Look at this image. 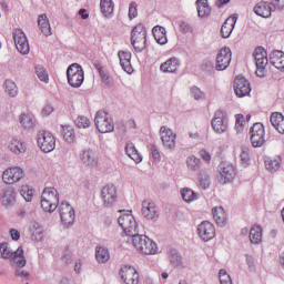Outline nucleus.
I'll use <instances>...</instances> for the list:
<instances>
[{"instance_id":"nucleus-55","label":"nucleus","mask_w":284,"mask_h":284,"mask_svg":"<svg viewBox=\"0 0 284 284\" xmlns=\"http://www.w3.org/2000/svg\"><path fill=\"white\" fill-rule=\"evenodd\" d=\"M16 276H18V278H22L24 281H28L30 278V272L23 270V266H18L17 265Z\"/></svg>"},{"instance_id":"nucleus-39","label":"nucleus","mask_w":284,"mask_h":284,"mask_svg":"<svg viewBox=\"0 0 284 284\" xmlns=\"http://www.w3.org/2000/svg\"><path fill=\"white\" fill-rule=\"evenodd\" d=\"M159 251V246H156V242H153L152 239L146 237V242L144 244V247H142V254H156Z\"/></svg>"},{"instance_id":"nucleus-23","label":"nucleus","mask_w":284,"mask_h":284,"mask_svg":"<svg viewBox=\"0 0 284 284\" xmlns=\"http://www.w3.org/2000/svg\"><path fill=\"white\" fill-rule=\"evenodd\" d=\"M146 241H148V236L143 234H139V232H136L135 234L126 239V243H132L133 247H135V250L141 254H143V247H145Z\"/></svg>"},{"instance_id":"nucleus-51","label":"nucleus","mask_w":284,"mask_h":284,"mask_svg":"<svg viewBox=\"0 0 284 284\" xmlns=\"http://www.w3.org/2000/svg\"><path fill=\"white\" fill-rule=\"evenodd\" d=\"M250 134L258 136L261 134H265V128L263 126V123H255L251 130H250Z\"/></svg>"},{"instance_id":"nucleus-56","label":"nucleus","mask_w":284,"mask_h":284,"mask_svg":"<svg viewBox=\"0 0 284 284\" xmlns=\"http://www.w3.org/2000/svg\"><path fill=\"white\" fill-rule=\"evenodd\" d=\"M139 16V4L131 2L129 6V19H136Z\"/></svg>"},{"instance_id":"nucleus-34","label":"nucleus","mask_w":284,"mask_h":284,"mask_svg":"<svg viewBox=\"0 0 284 284\" xmlns=\"http://www.w3.org/2000/svg\"><path fill=\"white\" fill-rule=\"evenodd\" d=\"M95 258L98 263H108L110 261V251L106 247L98 246L95 248Z\"/></svg>"},{"instance_id":"nucleus-62","label":"nucleus","mask_w":284,"mask_h":284,"mask_svg":"<svg viewBox=\"0 0 284 284\" xmlns=\"http://www.w3.org/2000/svg\"><path fill=\"white\" fill-rule=\"evenodd\" d=\"M151 154L154 163H161V153L159 152V149H156V145H151Z\"/></svg>"},{"instance_id":"nucleus-16","label":"nucleus","mask_w":284,"mask_h":284,"mask_svg":"<svg viewBox=\"0 0 284 284\" xmlns=\"http://www.w3.org/2000/svg\"><path fill=\"white\" fill-rule=\"evenodd\" d=\"M0 203L2 207H12L17 203V190L12 186L2 190L0 193Z\"/></svg>"},{"instance_id":"nucleus-35","label":"nucleus","mask_w":284,"mask_h":284,"mask_svg":"<svg viewBox=\"0 0 284 284\" xmlns=\"http://www.w3.org/2000/svg\"><path fill=\"white\" fill-rule=\"evenodd\" d=\"M197 14L199 17H210V13L212 12V9H210V6L207 4V0H197Z\"/></svg>"},{"instance_id":"nucleus-18","label":"nucleus","mask_w":284,"mask_h":284,"mask_svg":"<svg viewBox=\"0 0 284 284\" xmlns=\"http://www.w3.org/2000/svg\"><path fill=\"white\" fill-rule=\"evenodd\" d=\"M119 275L125 284H139V272L132 266H123Z\"/></svg>"},{"instance_id":"nucleus-38","label":"nucleus","mask_w":284,"mask_h":284,"mask_svg":"<svg viewBox=\"0 0 284 284\" xmlns=\"http://www.w3.org/2000/svg\"><path fill=\"white\" fill-rule=\"evenodd\" d=\"M181 195L183 201H185V203H192V201H196V199H199V193L194 192L190 187L182 189Z\"/></svg>"},{"instance_id":"nucleus-42","label":"nucleus","mask_w":284,"mask_h":284,"mask_svg":"<svg viewBox=\"0 0 284 284\" xmlns=\"http://www.w3.org/2000/svg\"><path fill=\"white\" fill-rule=\"evenodd\" d=\"M265 168L268 172H276L281 168V158L272 159L267 158L265 160Z\"/></svg>"},{"instance_id":"nucleus-3","label":"nucleus","mask_w":284,"mask_h":284,"mask_svg":"<svg viewBox=\"0 0 284 284\" xmlns=\"http://www.w3.org/2000/svg\"><path fill=\"white\" fill-rule=\"evenodd\" d=\"M67 79L71 88H81L83 81H85V75L83 72V67L79 63H72L67 69Z\"/></svg>"},{"instance_id":"nucleus-43","label":"nucleus","mask_w":284,"mask_h":284,"mask_svg":"<svg viewBox=\"0 0 284 284\" xmlns=\"http://www.w3.org/2000/svg\"><path fill=\"white\" fill-rule=\"evenodd\" d=\"M186 165L191 172H196L197 170H201V160L194 155H191L186 159Z\"/></svg>"},{"instance_id":"nucleus-36","label":"nucleus","mask_w":284,"mask_h":284,"mask_svg":"<svg viewBox=\"0 0 284 284\" xmlns=\"http://www.w3.org/2000/svg\"><path fill=\"white\" fill-rule=\"evenodd\" d=\"M9 150L13 154H23V152H26V144L18 139H13L9 144Z\"/></svg>"},{"instance_id":"nucleus-7","label":"nucleus","mask_w":284,"mask_h":284,"mask_svg":"<svg viewBox=\"0 0 284 284\" xmlns=\"http://www.w3.org/2000/svg\"><path fill=\"white\" fill-rule=\"evenodd\" d=\"M253 57L257 68L256 75L261 78L265 77V68H267V51L262 47H257L253 52Z\"/></svg>"},{"instance_id":"nucleus-41","label":"nucleus","mask_w":284,"mask_h":284,"mask_svg":"<svg viewBox=\"0 0 284 284\" xmlns=\"http://www.w3.org/2000/svg\"><path fill=\"white\" fill-rule=\"evenodd\" d=\"M4 91L11 98H14L19 94V88H17V83H14L12 80H6Z\"/></svg>"},{"instance_id":"nucleus-20","label":"nucleus","mask_w":284,"mask_h":284,"mask_svg":"<svg viewBox=\"0 0 284 284\" xmlns=\"http://www.w3.org/2000/svg\"><path fill=\"white\" fill-rule=\"evenodd\" d=\"M219 172L221 176V181L224 183H232L234 181V176H236V169L234 165L222 162L219 166Z\"/></svg>"},{"instance_id":"nucleus-24","label":"nucleus","mask_w":284,"mask_h":284,"mask_svg":"<svg viewBox=\"0 0 284 284\" xmlns=\"http://www.w3.org/2000/svg\"><path fill=\"white\" fill-rule=\"evenodd\" d=\"M118 57L120 59V64L122 65V69L124 72H128V74H132L134 72V69H132V53L125 52V51H119Z\"/></svg>"},{"instance_id":"nucleus-50","label":"nucleus","mask_w":284,"mask_h":284,"mask_svg":"<svg viewBox=\"0 0 284 284\" xmlns=\"http://www.w3.org/2000/svg\"><path fill=\"white\" fill-rule=\"evenodd\" d=\"M251 143L253 148H261L265 143V134L251 135Z\"/></svg>"},{"instance_id":"nucleus-57","label":"nucleus","mask_w":284,"mask_h":284,"mask_svg":"<svg viewBox=\"0 0 284 284\" xmlns=\"http://www.w3.org/2000/svg\"><path fill=\"white\" fill-rule=\"evenodd\" d=\"M220 283L221 284H232V277L227 274L224 268L220 270Z\"/></svg>"},{"instance_id":"nucleus-25","label":"nucleus","mask_w":284,"mask_h":284,"mask_svg":"<svg viewBox=\"0 0 284 284\" xmlns=\"http://www.w3.org/2000/svg\"><path fill=\"white\" fill-rule=\"evenodd\" d=\"M80 159L82 163L89 168H94V165L98 163L97 153H94L91 149L82 151Z\"/></svg>"},{"instance_id":"nucleus-63","label":"nucleus","mask_w":284,"mask_h":284,"mask_svg":"<svg viewBox=\"0 0 284 284\" xmlns=\"http://www.w3.org/2000/svg\"><path fill=\"white\" fill-rule=\"evenodd\" d=\"M170 263L174 267H179V265H181V263H182L181 255H179L178 253H172L170 256Z\"/></svg>"},{"instance_id":"nucleus-5","label":"nucleus","mask_w":284,"mask_h":284,"mask_svg":"<svg viewBox=\"0 0 284 284\" xmlns=\"http://www.w3.org/2000/svg\"><path fill=\"white\" fill-rule=\"evenodd\" d=\"M118 223L120 227H122L126 239H131L133 234H136V232H139V223H136L133 214L121 215L118 219Z\"/></svg>"},{"instance_id":"nucleus-47","label":"nucleus","mask_w":284,"mask_h":284,"mask_svg":"<svg viewBox=\"0 0 284 284\" xmlns=\"http://www.w3.org/2000/svg\"><path fill=\"white\" fill-rule=\"evenodd\" d=\"M36 74L40 79V81H43L44 83H48V81H50L48 71H45V68L41 65L36 67Z\"/></svg>"},{"instance_id":"nucleus-19","label":"nucleus","mask_w":284,"mask_h":284,"mask_svg":"<svg viewBox=\"0 0 284 284\" xmlns=\"http://www.w3.org/2000/svg\"><path fill=\"white\" fill-rule=\"evenodd\" d=\"M142 215L146 221H156L160 216L159 207L154 202L144 201L142 203Z\"/></svg>"},{"instance_id":"nucleus-64","label":"nucleus","mask_w":284,"mask_h":284,"mask_svg":"<svg viewBox=\"0 0 284 284\" xmlns=\"http://www.w3.org/2000/svg\"><path fill=\"white\" fill-rule=\"evenodd\" d=\"M243 121H244L243 114H237L236 122H235V129L237 130V132H243Z\"/></svg>"},{"instance_id":"nucleus-61","label":"nucleus","mask_w":284,"mask_h":284,"mask_svg":"<svg viewBox=\"0 0 284 284\" xmlns=\"http://www.w3.org/2000/svg\"><path fill=\"white\" fill-rule=\"evenodd\" d=\"M179 28H180V32H182V34H187L189 32H192V26H190V23L185 22V21H179Z\"/></svg>"},{"instance_id":"nucleus-8","label":"nucleus","mask_w":284,"mask_h":284,"mask_svg":"<svg viewBox=\"0 0 284 284\" xmlns=\"http://www.w3.org/2000/svg\"><path fill=\"white\" fill-rule=\"evenodd\" d=\"M101 199L103 201L104 207H114L119 195L116 194V186L113 184H108L101 190Z\"/></svg>"},{"instance_id":"nucleus-6","label":"nucleus","mask_w":284,"mask_h":284,"mask_svg":"<svg viewBox=\"0 0 284 284\" xmlns=\"http://www.w3.org/2000/svg\"><path fill=\"white\" fill-rule=\"evenodd\" d=\"M37 143L42 152L45 154L52 152L57 148V140L52 133L48 131H39L37 135Z\"/></svg>"},{"instance_id":"nucleus-45","label":"nucleus","mask_w":284,"mask_h":284,"mask_svg":"<svg viewBox=\"0 0 284 284\" xmlns=\"http://www.w3.org/2000/svg\"><path fill=\"white\" fill-rule=\"evenodd\" d=\"M74 123H75L77 128H79V130H85V129L90 128V125H92V123L90 122V119H88V116H85V115H79L74 120Z\"/></svg>"},{"instance_id":"nucleus-48","label":"nucleus","mask_w":284,"mask_h":284,"mask_svg":"<svg viewBox=\"0 0 284 284\" xmlns=\"http://www.w3.org/2000/svg\"><path fill=\"white\" fill-rule=\"evenodd\" d=\"M200 186L202 190H207V187H210V174L205 171L200 173Z\"/></svg>"},{"instance_id":"nucleus-40","label":"nucleus","mask_w":284,"mask_h":284,"mask_svg":"<svg viewBox=\"0 0 284 284\" xmlns=\"http://www.w3.org/2000/svg\"><path fill=\"white\" fill-rule=\"evenodd\" d=\"M100 8L104 17H110V14L114 12V2H112V0H101Z\"/></svg>"},{"instance_id":"nucleus-17","label":"nucleus","mask_w":284,"mask_h":284,"mask_svg":"<svg viewBox=\"0 0 284 284\" xmlns=\"http://www.w3.org/2000/svg\"><path fill=\"white\" fill-rule=\"evenodd\" d=\"M160 134L164 148H168V150H174L176 148V135L172 129L162 126L160 129Z\"/></svg>"},{"instance_id":"nucleus-27","label":"nucleus","mask_w":284,"mask_h":284,"mask_svg":"<svg viewBox=\"0 0 284 284\" xmlns=\"http://www.w3.org/2000/svg\"><path fill=\"white\" fill-rule=\"evenodd\" d=\"M181 62L176 58H171L160 65L162 72H170L174 74L179 70Z\"/></svg>"},{"instance_id":"nucleus-22","label":"nucleus","mask_w":284,"mask_h":284,"mask_svg":"<svg viewBox=\"0 0 284 284\" xmlns=\"http://www.w3.org/2000/svg\"><path fill=\"white\" fill-rule=\"evenodd\" d=\"M236 21H239L237 14H233L225 20L221 28V34L223 39H230V36L234 30V26H236Z\"/></svg>"},{"instance_id":"nucleus-59","label":"nucleus","mask_w":284,"mask_h":284,"mask_svg":"<svg viewBox=\"0 0 284 284\" xmlns=\"http://www.w3.org/2000/svg\"><path fill=\"white\" fill-rule=\"evenodd\" d=\"M21 196H23L24 201H27V203H30V201H32L33 196H34V192L28 187L22 189L20 191Z\"/></svg>"},{"instance_id":"nucleus-21","label":"nucleus","mask_w":284,"mask_h":284,"mask_svg":"<svg viewBox=\"0 0 284 284\" xmlns=\"http://www.w3.org/2000/svg\"><path fill=\"white\" fill-rule=\"evenodd\" d=\"M274 10L272 2L266 1H261L254 7L255 14H257V17H263V19H270Z\"/></svg>"},{"instance_id":"nucleus-12","label":"nucleus","mask_w":284,"mask_h":284,"mask_svg":"<svg viewBox=\"0 0 284 284\" xmlns=\"http://www.w3.org/2000/svg\"><path fill=\"white\" fill-rule=\"evenodd\" d=\"M60 217L63 225L70 227L74 225V220L77 215L74 214V209L68 202H62L60 205Z\"/></svg>"},{"instance_id":"nucleus-53","label":"nucleus","mask_w":284,"mask_h":284,"mask_svg":"<svg viewBox=\"0 0 284 284\" xmlns=\"http://www.w3.org/2000/svg\"><path fill=\"white\" fill-rule=\"evenodd\" d=\"M94 68L98 70L102 81L105 83V85H110V75L103 70V67H101L100 63L94 64Z\"/></svg>"},{"instance_id":"nucleus-9","label":"nucleus","mask_w":284,"mask_h":284,"mask_svg":"<svg viewBox=\"0 0 284 284\" xmlns=\"http://www.w3.org/2000/svg\"><path fill=\"white\" fill-rule=\"evenodd\" d=\"M211 125L217 134H225L227 132V113L217 110L211 121Z\"/></svg>"},{"instance_id":"nucleus-1","label":"nucleus","mask_w":284,"mask_h":284,"mask_svg":"<svg viewBox=\"0 0 284 284\" xmlns=\"http://www.w3.org/2000/svg\"><path fill=\"white\" fill-rule=\"evenodd\" d=\"M131 44L135 52H143L148 45V29L143 23L136 24L131 31Z\"/></svg>"},{"instance_id":"nucleus-4","label":"nucleus","mask_w":284,"mask_h":284,"mask_svg":"<svg viewBox=\"0 0 284 284\" xmlns=\"http://www.w3.org/2000/svg\"><path fill=\"white\" fill-rule=\"evenodd\" d=\"M95 128L101 134L114 132V121L108 116V112L100 110L95 113L94 118Z\"/></svg>"},{"instance_id":"nucleus-58","label":"nucleus","mask_w":284,"mask_h":284,"mask_svg":"<svg viewBox=\"0 0 284 284\" xmlns=\"http://www.w3.org/2000/svg\"><path fill=\"white\" fill-rule=\"evenodd\" d=\"M202 70L203 72H207L209 74H212L214 72V62L211 60H204L202 62Z\"/></svg>"},{"instance_id":"nucleus-31","label":"nucleus","mask_w":284,"mask_h":284,"mask_svg":"<svg viewBox=\"0 0 284 284\" xmlns=\"http://www.w3.org/2000/svg\"><path fill=\"white\" fill-rule=\"evenodd\" d=\"M42 199L59 206V191L54 187H47L42 192Z\"/></svg>"},{"instance_id":"nucleus-44","label":"nucleus","mask_w":284,"mask_h":284,"mask_svg":"<svg viewBox=\"0 0 284 284\" xmlns=\"http://www.w3.org/2000/svg\"><path fill=\"white\" fill-rule=\"evenodd\" d=\"M20 123L26 130H32L34 128V118L30 114L20 115Z\"/></svg>"},{"instance_id":"nucleus-30","label":"nucleus","mask_w":284,"mask_h":284,"mask_svg":"<svg viewBox=\"0 0 284 284\" xmlns=\"http://www.w3.org/2000/svg\"><path fill=\"white\" fill-rule=\"evenodd\" d=\"M271 123L280 134H284V115L283 113L274 112L271 114Z\"/></svg>"},{"instance_id":"nucleus-52","label":"nucleus","mask_w":284,"mask_h":284,"mask_svg":"<svg viewBox=\"0 0 284 284\" xmlns=\"http://www.w3.org/2000/svg\"><path fill=\"white\" fill-rule=\"evenodd\" d=\"M32 227H33V231H32L33 241H41V239H43V230L41 229V226H39L38 223H34Z\"/></svg>"},{"instance_id":"nucleus-32","label":"nucleus","mask_w":284,"mask_h":284,"mask_svg":"<svg viewBox=\"0 0 284 284\" xmlns=\"http://www.w3.org/2000/svg\"><path fill=\"white\" fill-rule=\"evenodd\" d=\"M125 153L132 161H134V163H141L143 161V156L139 154L136 146H134V143L132 142L125 144Z\"/></svg>"},{"instance_id":"nucleus-2","label":"nucleus","mask_w":284,"mask_h":284,"mask_svg":"<svg viewBox=\"0 0 284 284\" xmlns=\"http://www.w3.org/2000/svg\"><path fill=\"white\" fill-rule=\"evenodd\" d=\"M0 253L2 258H11L13 265L26 267L27 261L26 256H23V247L20 246L17 251L12 252L10 247H8V243H0Z\"/></svg>"},{"instance_id":"nucleus-29","label":"nucleus","mask_w":284,"mask_h":284,"mask_svg":"<svg viewBox=\"0 0 284 284\" xmlns=\"http://www.w3.org/2000/svg\"><path fill=\"white\" fill-rule=\"evenodd\" d=\"M152 32L156 43L160 45H165V43H168V31L165 28L156 26L152 29Z\"/></svg>"},{"instance_id":"nucleus-49","label":"nucleus","mask_w":284,"mask_h":284,"mask_svg":"<svg viewBox=\"0 0 284 284\" xmlns=\"http://www.w3.org/2000/svg\"><path fill=\"white\" fill-rule=\"evenodd\" d=\"M41 207L44 212H49L51 214V212H54V210H57V207H59L57 204H53L52 202H49L48 200L41 197Z\"/></svg>"},{"instance_id":"nucleus-15","label":"nucleus","mask_w":284,"mask_h":284,"mask_svg":"<svg viewBox=\"0 0 284 284\" xmlns=\"http://www.w3.org/2000/svg\"><path fill=\"white\" fill-rule=\"evenodd\" d=\"M197 234L202 241H212L216 236V229H214V224L204 221L197 226Z\"/></svg>"},{"instance_id":"nucleus-37","label":"nucleus","mask_w":284,"mask_h":284,"mask_svg":"<svg viewBox=\"0 0 284 284\" xmlns=\"http://www.w3.org/2000/svg\"><path fill=\"white\" fill-rule=\"evenodd\" d=\"M62 136L67 143H74L77 141V133L72 126L62 125Z\"/></svg>"},{"instance_id":"nucleus-11","label":"nucleus","mask_w":284,"mask_h":284,"mask_svg":"<svg viewBox=\"0 0 284 284\" xmlns=\"http://www.w3.org/2000/svg\"><path fill=\"white\" fill-rule=\"evenodd\" d=\"M13 41L16 48L20 54H29L30 53V43L28 42V37L21 29H16L13 32Z\"/></svg>"},{"instance_id":"nucleus-14","label":"nucleus","mask_w":284,"mask_h":284,"mask_svg":"<svg viewBox=\"0 0 284 284\" xmlns=\"http://www.w3.org/2000/svg\"><path fill=\"white\" fill-rule=\"evenodd\" d=\"M232 61V50L229 47H225L220 50L216 57V65L215 70L223 71L230 67V62Z\"/></svg>"},{"instance_id":"nucleus-60","label":"nucleus","mask_w":284,"mask_h":284,"mask_svg":"<svg viewBox=\"0 0 284 284\" xmlns=\"http://www.w3.org/2000/svg\"><path fill=\"white\" fill-rule=\"evenodd\" d=\"M240 158L244 165H250V149L242 148Z\"/></svg>"},{"instance_id":"nucleus-26","label":"nucleus","mask_w":284,"mask_h":284,"mask_svg":"<svg viewBox=\"0 0 284 284\" xmlns=\"http://www.w3.org/2000/svg\"><path fill=\"white\" fill-rule=\"evenodd\" d=\"M215 223L220 227H224L227 224V214L222 206H216L212 210Z\"/></svg>"},{"instance_id":"nucleus-46","label":"nucleus","mask_w":284,"mask_h":284,"mask_svg":"<svg viewBox=\"0 0 284 284\" xmlns=\"http://www.w3.org/2000/svg\"><path fill=\"white\" fill-rule=\"evenodd\" d=\"M284 57L283 51H273L270 54V63L274 65V68H277V65H281V61Z\"/></svg>"},{"instance_id":"nucleus-13","label":"nucleus","mask_w":284,"mask_h":284,"mask_svg":"<svg viewBox=\"0 0 284 284\" xmlns=\"http://www.w3.org/2000/svg\"><path fill=\"white\" fill-rule=\"evenodd\" d=\"M234 92L240 99L250 95V93L252 92L250 81H247V79H245L244 77L237 75L234 80Z\"/></svg>"},{"instance_id":"nucleus-10","label":"nucleus","mask_w":284,"mask_h":284,"mask_svg":"<svg viewBox=\"0 0 284 284\" xmlns=\"http://www.w3.org/2000/svg\"><path fill=\"white\" fill-rule=\"evenodd\" d=\"M26 174L23 173V169L19 166L8 168L2 173V181L7 183V185H12L13 183H19L21 179H23Z\"/></svg>"},{"instance_id":"nucleus-54","label":"nucleus","mask_w":284,"mask_h":284,"mask_svg":"<svg viewBox=\"0 0 284 284\" xmlns=\"http://www.w3.org/2000/svg\"><path fill=\"white\" fill-rule=\"evenodd\" d=\"M191 97L195 99V101H203L205 99V93L199 89V87L191 88Z\"/></svg>"},{"instance_id":"nucleus-33","label":"nucleus","mask_w":284,"mask_h":284,"mask_svg":"<svg viewBox=\"0 0 284 284\" xmlns=\"http://www.w3.org/2000/svg\"><path fill=\"white\" fill-rule=\"evenodd\" d=\"M263 239V229L261 226L255 225L250 231V241L254 245H258Z\"/></svg>"},{"instance_id":"nucleus-28","label":"nucleus","mask_w":284,"mask_h":284,"mask_svg":"<svg viewBox=\"0 0 284 284\" xmlns=\"http://www.w3.org/2000/svg\"><path fill=\"white\" fill-rule=\"evenodd\" d=\"M38 26H39L42 34H44V37H51L52 27H50V20L48 19V14L43 13V14L39 16Z\"/></svg>"}]
</instances>
